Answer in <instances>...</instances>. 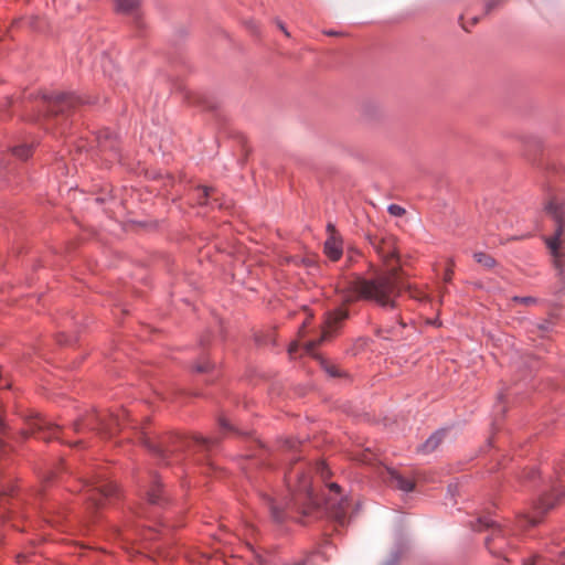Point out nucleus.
<instances>
[{
	"instance_id": "1",
	"label": "nucleus",
	"mask_w": 565,
	"mask_h": 565,
	"mask_svg": "<svg viewBox=\"0 0 565 565\" xmlns=\"http://www.w3.org/2000/svg\"><path fill=\"white\" fill-rule=\"evenodd\" d=\"M286 478L288 488V492L286 494L276 498L266 497L271 515L277 522L284 520L281 505L300 507L305 509V513H309V509H316L320 505V500L315 494L311 488L310 478L306 471L302 469L291 470L288 472Z\"/></svg>"
},
{
	"instance_id": "2",
	"label": "nucleus",
	"mask_w": 565,
	"mask_h": 565,
	"mask_svg": "<svg viewBox=\"0 0 565 565\" xmlns=\"http://www.w3.org/2000/svg\"><path fill=\"white\" fill-rule=\"evenodd\" d=\"M353 290L358 298L374 301L382 308H395L399 287L395 269L374 278H358L353 282Z\"/></svg>"
},
{
	"instance_id": "3",
	"label": "nucleus",
	"mask_w": 565,
	"mask_h": 565,
	"mask_svg": "<svg viewBox=\"0 0 565 565\" xmlns=\"http://www.w3.org/2000/svg\"><path fill=\"white\" fill-rule=\"evenodd\" d=\"M545 212L555 222L554 234L545 238L547 248L552 256L553 267L562 282L565 281V262L564 254L561 252V237L565 227V203L558 198H552L545 204Z\"/></svg>"
},
{
	"instance_id": "4",
	"label": "nucleus",
	"mask_w": 565,
	"mask_h": 565,
	"mask_svg": "<svg viewBox=\"0 0 565 565\" xmlns=\"http://www.w3.org/2000/svg\"><path fill=\"white\" fill-rule=\"evenodd\" d=\"M473 531H481L482 529H491V534L486 537V546L493 555L500 556L503 554L504 548L509 545L507 539V531L503 530L491 518H478L476 523L471 524Z\"/></svg>"
},
{
	"instance_id": "5",
	"label": "nucleus",
	"mask_w": 565,
	"mask_h": 565,
	"mask_svg": "<svg viewBox=\"0 0 565 565\" xmlns=\"http://www.w3.org/2000/svg\"><path fill=\"white\" fill-rule=\"evenodd\" d=\"M323 504L332 519L341 525L347 522L349 499L341 493V489L337 483L331 482L328 484V494Z\"/></svg>"
},
{
	"instance_id": "6",
	"label": "nucleus",
	"mask_w": 565,
	"mask_h": 565,
	"mask_svg": "<svg viewBox=\"0 0 565 565\" xmlns=\"http://www.w3.org/2000/svg\"><path fill=\"white\" fill-rule=\"evenodd\" d=\"M43 104L50 115L64 114L70 108L82 103V99L70 93H45L42 95Z\"/></svg>"
},
{
	"instance_id": "7",
	"label": "nucleus",
	"mask_w": 565,
	"mask_h": 565,
	"mask_svg": "<svg viewBox=\"0 0 565 565\" xmlns=\"http://www.w3.org/2000/svg\"><path fill=\"white\" fill-rule=\"evenodd\" d=\"M348 311L343 308H337L333 311H330L326 316L324 328L321 337L318 340H312L306 343L305 350L308 354H312L316 347L329 339L333 332H335L338 326L348 318Z\"/></svg>"
},
{
	"instance_id": "8",
	"label": "nucleus",
	"mask_w": 565,
	"mask_h": 565,
	"mask_svg": "<svg viewBox=\"0 0 565 565\" xmlns=\"http://www.w3.org/2000/svg\"><path fill=\"white\" fill-rule=\"evenodd\" d=\"M84 487L86 489V499L92 501V503L96 507L102 504L104 499L115 495L118 491L117 484L107 480L94 482L87 481L85 482Z\"/></svg>"
},
{
	"instance_id": "9",
	"label": "nucleus",
	"mask_w": 565,
	"mask_h": 565,
	"mask_svg": "<svg viewBox=\"0 0 565 565\" xmlns=\"http://www.w3.org/2000/svg\"><path fill=\"white\" fill-rule=\"evenodd\" d=\"M60 427L52 424L46 418L38 415L29 418L23 435H33L43 440H49L57 435Z\"/></svg>"
},
{
	"instance_id": "10",
	"label": "nucleus",
	"mask_w": 565,
	"mask_h": 565,
	"mask_svg": "<svg viewBox=\"0 0 565 565\" xmlns=\"http://www.w3.org/2000/svg\"><path fill=\"white\" fill-rule=\"evenodd\" d=\"M145 494L151 504H162L164 502V494L161 491L160 479L156 473L149 476V482L145 486Z\"/></svg>"
},
{
	"instance_id": "11",
	"label": "nucleus",
	"mask_w": 565,
	"mask_h": 565,
	"mask_svg": "<svg viewBox=\"0 0 565 565\" xmlns=\"http://www.w3.org/2000/svg\"><path fill=\"white\" fill-rule=\"evenodd\" d=\"M95 141L100 152H113L114 158L117 157V140L109 129H104L95 135Z\"/></svg>"
},
{
	"instance_id": "12",
	"label": "nucleus",
	"mask_w": 565,
	"mask_h": 565,
	"mask_svg": "<svg viewBox=\"0 0 565 565\" xmlns=\"http://www.w3.org/2000/svg\"><path fill=\"white\" fill-rule=\"evenodd\" d=\"M342 241L338 235L331 234L324 242V254L331 260H338L342 256Z\"/></svg>"
},
{
	"instance_id": "13",
	"label": "nucleus",
	"mask_w": 565,
	"mask_h": 565,
	"mask_svg": "<svg viewBox=\"0 0 565 565\" xmlns=\"http://www.w3.org/2000/svg\"><path fill=\"white\" fill-rule=\"evenodd\" d=\"M390 483L392 487L401 490L404 493L412 492L415 487V483L412 479L404 477L396 470L390 471Z\"/></svg>"
},
{
	"instance_id": "14",
	"label": "nucleus",
	"mask_w": 565,
	"mask_h": 565,
	"mask_svg": "<svg viewBox=\"0 0 565 565\" xmlns=\"http://www.w3.org/2000/svg\"><path fill=\"white\" fill-rule=\"evenodd\" d=\"M444 435V430H437L434 434H431L429 438H427V440L423 445H420V447L418 448L419 451L424 454L434 451L441 443Z\"/></svg>"
},
{
	"instance_id": "15",
	"label": "nucleus",
	"mask_w": 565,
	"mask_h": 565,
	"mask_svg": "<svg viewBox=\"0 0 565 565\" xmlns=\"http://www.w3.org/2000/svg\"><path fill=\"white\" fill-rule=\"evenodd\" d=\"M182 444L186 445L189 448L206 450L210 449L215 444V441L202 436H195L189 440H183Z\"/></svg>"
},
{
	"instance_id": "16",
	"label": "nucleus",
	"mask_w": 565,
	"mask_h": 565,
	"mask_svg": "<svg viewBox=\"0 0 565 565\" xmlns=\"http://www.w3.org/2000/svg\"><path fill=\"white\" fill-rule=\"evenodd\" d=\"M214 190L209 186H199L193 192V199L199 205H212L210 196Z\"/></svg>"
},
{
	"instance_id": "17",
	"label": "nucleus",
	"mask_w": 565,
	"mask_h": 565,
	"mask_svg": "<svg viewBox=\"0 0 565 565\" xmlns=\"http://www.w3.org/2000/svg\"><path fill=\"white\" fill-rule=\"evenodd\" d=\"M33 145L22 142L11 147L10 152L20 160H26L32 154Z\"/></svg>"
},
{
	"instance_id": "18",
	"label": "nucleus",
	"mask_w": 565,
	"mask_h": 565,
	"mask_svg": "<svg viewBox=\"0 0 565 565\" xmlns=\"http://www.w3.org/2000/svg\"><path fill=\"white\" fill-rule=\"evenodd\" d=\"M117 10L122 13H132L139 0H115Z\"/></svg>"
},
{
	"instance_id": "19",
	"label": "nucleus",
	"mask_w": 565,
	"mask_h": 565,
	"mask_svg": "<svg viewBox=\"0 0 565 565\" xmlns=\"http://www.w3.org/2000/svg\"><path fill=\"white\" fill-rule=\"evenodd\" d=\"M473 257L479 264L488 268L494 266L495 264V260L490 255L484 253H476Z\"/></svg>"
},
{
	"instance_id": "20",
	"label": "nucleus",
	"mask_w": 565,
	"mask_h": 565,
	"mask_svg": "<svg viewBox=\"0 0 565 565\" xmlns=\"http://www.w3.org/2000/svg\"><path fill=\"white\" fill-rule=\"evenodd\" d=\"M388 213L394 216H402L405 213V209L397 205V204H391L387 209Z\"/></svg>"
},
{
	"instance_id": "21",
	"label": "nucleus",
	"mask_w": 565,
	"mask_h": 565,
	"mask_svg": "<svg viewBox=\"0 0 565 565\" xmlns=\"http://www.w3.org/2000/svg\"><path fill=\"white\" fill-rule=\"evenodd\" d=\"M212 365L209 361L200 362L194 365V371L198 373L209 372Z\"/></svg>"
},
{
	"instance_id": "22",
	"label": "nucleus",
	"mask_w": 565,
	"mask_h": 565,
	"mask_svg": "<svg viewBox=\"0 0 565 565\" xmlns=\"http://www.w3.org/2000/svg\"><path fill=\"white\" fill-rule=\"evenodd\" d=\"M513 300L516 301V302L526 305V306L534 305V303L537 302V299L533 298V297H518V296H515L513 298Z\"/></svg>"
},
{
	"instance_id": "23",
	"label": "nucleus",
	"mask_w": 565,
	"mask_h": 565,
	"mask_svg": "<svg viewBox=\"0 0 565 565\" xmlns=\"http://www.w3.org/2000/svg\"><path fill=\"white\" fill-rule=\"evenodd\" d=\"M554 503L552 501H546L545 499H542L539 507L536 508L540 513H544L552 509Z\"/></svg>"
},
{
	"instance_id": "24",
	"label": "nucleus",
	"mask_w": 565,
	"mask_h": 565,
	"mask_svg": "<svg viewBox=\"0 0 565 565\" xmlns=\"http://www.w3.org/2000/svg\"><path fill=\"white\" fill-rule=\"evenodd\" d=\"M399 550L393 551L390 559L384 565H396L399 559Z\"/></svg>"
},
{
	"instance_id": "25",
	"label": "nucleus",
	"mask_w": 565,
	"mask_h": 565,
	"mask_svg": "<svg viewBox=\"0 0 565 565\" xmlns=\"http://www.w3.org/2000/svg\"><path fill=\"white\" fill-rule=\"evenodd\" d=\"M404 327H405V323H404V322H402V321H398V322H397V326H392V327L387 328V329L385 330V332H387V333H390V334H392V335H396V333H397V328H404Z\"/></svg>"
},
{
	"instance_id": "26",
	"label": "nucleus",
	"mask_w": 565,
	"mask_h": 565,
	"mask_svg": "<svg viewBox=\"0 0 565 565\" xmlns=\"http://www.w3.org/2000/svg\"><path fill=\"white\" fill-rule=\"evenodd\" d=\"M246 28L254 34L258 32L257 24L254 20H248L245 22Z\"/></svg>"
},
{
	"instance_id": "27",
	"label": "nucleus",
	"mask_w": 565,
	"mask_h": 565,
	"mask_svg": "<svg viewBox=\"0 0 565 565\" xmlns=\"http://www.w3.org/2000/svg\"><path fill=\"white\" fill-rule=\"evenodd\" d=\"M111 64V61L108 57H105L103 61V70L104 73L107 74L109 77H113V72L108 71V66Z\"/></svg>"
},
{
	"instance_id": "28",
	"label": "nucleus",
	"mask_w": 565,
	"mask_h": 565,
	"mask_svg": "<svg viewBox=\"0 0 565 565\" xmlns=\"http://www.w3.org/2000/svg\"><path fill=\"white\" fill-rule=\"evenodd\" d=\"M324 370L332 377H335L339 375V371L337 370L335 366L324 365Z\"/></svg>"
},
{
	"instance_id": "29",
	"label": "nucleus",
	"mask_w": 565,
	"mask_h": 565,
	"mask_svg": "<svg viewBox=\"0 0 565 565\" xmlns=\"http://www.w3.org/2000/svg\"><path fill=\"white\" fill-rule=\"evenodd\" d=\"M153 451L158 455V457L164 461L167 459V450H163V449H160V448H154Z\"/></svg>"
},
{
	"instance_id": "30",
	"label": "nucleus",
	"mask_w": 565,
	"mask_h": 565,
	"mask_svg": "<svg viewBox=\"0 0 565 565\" xmlns=\"http://www.w3.org/2000/svg\"><path fill=\"white\" fill-rule=\"evenodd\" d=\"M220 426L224 430H231L232 429V426H231L230 422L227 419H225V418H221L220 419Z\"/></svg>"
},
{
	"instance_id": "31",
	"label": "nucleus",
	"mask_w": 565,
	"mask_h": 565,
	"mask_svg": "<svg viewBox=\"0 0 565 565\" xmlns=\"http://www.w3.org/2000/svg\"><path fill=\"white\" fill-rule=\"evenodd\" d=\"M539 522V520L535 516H526L524 519V523L527 525H535Z\"/></svg>"
},
{
	"instance_id": "32",
	"label": "nucleus",
	"mask_w": 565,
	"mask_h": 565,
	"mask_svg": "<svg viewBox=\"0 0 565 565\" xmlns=\"http://www.w3.org/2000/svg\"><path fill=\"white\" fill-rule=\"evenodd\" d=\"M557 562L565 565V548L558 552Z\"/></svg>"
},
{
	"instance_id": "33",
	"label": "nucleus",
	"mask_w": 565,
	"mask_h": 565,
	"mask_svg": "<svg viewBox=\"0 0 565 565\" xmlns=\"http://www.w3.org/2000/svg\"><path fill=\"white\" fill-rule=\"evenodd\" d=\"M277 26L284 32V34L286 36H290V33L288 32V30L286 29V26L282 22L277 21Z\"/></svg>"
},
{
	"instance_id": "34",
	"label": "nucleus",
	"mask_w": 565,
	"mask_h": 565,
	"mask_svg": "<svg viewBox=\"0 0 565 565\" xmlns=\"http://www.w3.org/2000/svg\"><path fill=\"white\" fill-rule=\"evenodd\" d=\"M327 230H328V232H329V234H330V235H331V234L337 235V233H335V227H334V225H333V224L329 223V224L327 225Z\"/></svg>"
},
{
	"instance_id": "35",
	"label": "nucleus",
	"mask_w": 565,
	"mask_h": 565,
	"mask_svg": "<svg viewBox=\"0 0 565 565\" xmlns=\"http://www.w3.org/2000/svg\"><path fill=\"white\" fill-rule=\"evenodd\" d=\"M535 563H536L535 558H530V559L525 561L522 565H535Z\"/></svg>"
},
{
	"instance_id": "36",
	"label": "nucleus",
	"mask_w": 565,
	"mask_h": 565,
	"mask_svg": "<svg viewBox=\"0 0 565 565\" xmlns=\"http://www.w3.org/2000/svg\"><path fill=\"white\" fill-rule=\"evenodd\" d=\"M317 469L323 475L326 467L323 463H319V465H317Z\"/></svg>"
},
{
	"instance_id": "37",
	"label": "nucleus",
	"mask_w": 565,
	"mask_h": 565,
	"mask_svg": "<svg viewBox=\"0 0 565 565\" xmlns=\"http://www.w3.org/2000/svg\"><path fill=\"white\" fill-rule=\"evenodd\" d=\"M540 328L543 330V331H548L550 330V323H544L542 326H540Z\"/></svg>"
},
{
	"instance_id": "38",
	"label": "nucleus",
	"mask_w": 565,
	"mask_h": 565,
	"mask_svg": "<svg viewBox=\"0 0 565 565\" xmlns=\"http://www.w3.org/2000/svg\"><path fill=\"white\" fill-rule=\"evenodd\" d=\"M297 350V344H291L289 348V354L291 355Z\"/></svg>"
},
{
	"instance_id": "39",
	"label": "nucleus",
	"mask_w": 565,
	"mask_h": 565,
	"mask_svg": "<svg viewBox=\"0 0 565 565\" xmlns=\"http://www.w3.org/2000/svg\"><path fill=\"white\" fill-rule=\"evenodd\" d=\"M6 162L3 159H0V169L6 168Z\"/></svg>"
},
{
	"instance_id": "40",
	"label": "nucleus",
	"mask_w": 565,
	"mask_h": 565,
	"mask_svg": "<svg viewBox=\"0 0 565 565\" xmlns=\"http://www.w3.org/2000/svg\"><path fill=\"white\" fill-rule=\"evenodd\" d=\"M450 278H451V274L450 273H446L445 280L448 281V280H450Z\"/></svg>"
},
{
	"instance_id": "41",
	"label": "nucleus",
	"mask_w": 565,
	"mask_h": 565,
	"mask_svg": "<svg viewBox=\"0 0 565 565\" xmlns=\"http://www.w3.org/2000/svg\"><path fill=\"white\" fill-rule=\"evenodd\" d=\"M6 492V489L3 486H0V495L3 494Z\"/></svg>"
},
{
	"instance_id": "42",
	"label": "nucleus",
	"mask_w": 565,
	"mask_h": 565,
	"mask_svg": "<svg viewBox=\"0 0 565 565\" xmlns=\"http://www.w3.org/2000/svg\"><path fill=\"white\" fill-rule=\"evenodd\" d=\"M115 422L117 423L118 426L120 425L118 418H115Z\"/></svg>"
}]
</instances>
